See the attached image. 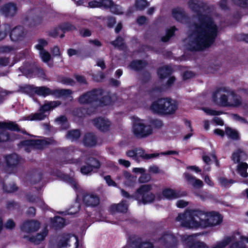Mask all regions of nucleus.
<instances>
[{"instance_id":"nucleus-1","label":"nucleus","mask_w":248,"mask_h":248,"mask_svg":"<svg viewBox=\"0 0 248 248\" xmlns=\"http://www.w3.org/2000/svg\"><path fill=\"white\" fill-rule=\"evenodd\" d=\"M192 30L187 46L191 50H200L209 46L217 35V28L209 15L199 16L198 23L192 27Z\"/></svg>"},{"instance_id":"nucleus-2","label":"nucleus","mask_w":248,"mask_h":248,"mask_svg":"<svg viewBox=\"0 0 248 248\" xmlns=\"http://www.w3.org/2000/svg\"><path fill=\"white\" fill-rule=\"evenodd\" d=\"M181 226L188 229H203L219 224L222 217L215 212L205 213L196 210H187L176 218Z\"/></svg>"},{"instance_id":"nucleus-3","label":"nucleus","mask_w":248,"mask_h":248,"mask_svg":"<svg viewBox=\"0 0 248 248\" xmlns=\"http://www.w3.org/2000/svg\"><path fill=\"white\" fill-rule=\"evenodd\" d=\"M212 99L216 104L222 107L237 108L243 103L241 97L227 87L217 89L213 94Z\"/></svg>"},{"instance_id":"nucleus-4","label":"nucleus","mask_w":248,"mask_h":248,"mask_svg":"<svg viewBox=\"0 0 248 248\" xmlns=\"http://www.w3.org/2000/svg\"><path fill=\"white\" fill-rule=\"evenodd\" d=\"M177 108L176 102L170 98H160L154 102L150 110L154 113L160 114L173 113Z\"/></svg>"},{"instance_id":"nucleus-5","label":"nucleus","mask_w":248,"mask_h":248,"mask_svg":"<svg viewBox=\"0 0 248 248\" xmlns=\"http://www.w3.org/2000/svg\"><path fill=\"white\" fill-rule=\"evenodd\" d=\"M107 93H105L101 89H98L88 92L80 96L78 101L80 104H88L93 101H99V105H107L111 103L109 96L106 95Z\"/></svg>"},{"instance_id":"nucleus-6","label":"nucleus","mask_w":248,"mask_h":248,"mask_svg":"<svg viewBox=\"0 0 248 248\" xmlns=\"http://www.w3.org/2000/svg\"><path fill=\"white\" fill-rule=\"evenodd\" d=\"M132 132L137 137L144 138L152 133L151 125L145 120L134 116L132 117Z\"/></svg>"},{"instance_id":"nucleus-7","label":"nucleus","mask_w":248,"mask_h":248,"mask_svg":"<svg viewBox=\"0 0 248 248\" xmlns=\"http://www.w3.org/2000/svg\"><path fill=\"white\" fill-rule=\"evenodd\" d=\"M33 92L39 95L46 96L49 95H52L56 97L69 98L70 100L73 99L71 95L72 91L68 89H56L51 90L46 87H31Z\"/></svg>"},{"instance_id":"nucleus-8","label":"nucleus","mask_w":248,"mask_h":248,"mask_svg":"<svg viewBox=\"0 0 248 248\" xmlns=\"http://www.w3.org/2000/svg\"><path fill=\"white\" fill-rule=\"evenodd\" d=\"M152 185L146 184L141 186L137 189L134 197L139 204H146L152 202L155 199V195L151 192Z\"/></svg>"},{"instance_id":"nucleus-9","label":"nucleus","mask_w":248,"mask_h":248,"mask_svg":"<svg viewBox=\"0 0 248 248\" xmlns=\"http://www.w3.org/2000/svg\"><path fill=\"white\" fill-rule=\"evenodd\" d=\"M58 101L46 102L41 106L39 112L30 115L24 120L29 121H40L44 119L47 115L49 111L60 105Z\"/></svg>"},{"instance_id":"nucleus-10","label":"nucleus","mask_w":248,"mask_h":248,"mask_svg":"<svg viewBox=\"0 0 248 248\" xmlns=\"http://www.w3.org/2000/svg\"><path fill=\"white\" fill-rule=\"evenodd\" d=\"M88 6L90 8L103 7L109 8L111 12L117 15L123 13L122 8L119 5L113 4L111 0H100L99 1L92 0L88 2Z\"/></svg>"},{"instance_id":"nucleus-11","label":"nucleus","mask_w":248,"mask_h":248,"mask_svg":"<svg viewBox=\"0 0 248 248\" xmlns=\"http://www.w3.org/2000/svg\"><path fill=\"white\" fill-rule=\"evenodd\" d=\"M0 129L3 130V131L0 133V142H1L13 140L15 139L6 131V129L18 130L19 129L18 125L13 122H1L0 123Z\"/></svg>"},{"instance_id":"nucleus-12","label":"nucleus","mask_w":248,"mask_h":248,"mask_svg":"<svg viewBox=\"0 0 248 248\" xmlns=\"http://www.w3.org/2000/svg\"><path fill=\"white\" fill-rule=\"evenodd\" d=\"M126 155L128 156L132 157L133 159L137 162H139L140 159H148L158 155V154H146L142 149L140 148L129 150L127 152Z\"/></svg>"},{"instance_id":"nucleus-13","label":"nucleus","mask_w":248,"mask_h":248,"mask_svg":"<svg viewBox=\"0 0 248 248\" xmlns=\"http://www.w3.org/2000/svg\"><path fill=\"white\" fill-rule=\"evenodd\" d=\"M196 234L184 235L181 237V240L185 245L188 246V248H208V246L203 242L196 240Z\"/></svg>"},{"instance_id":"nucleus-14","label":"nucleus","mask_w":248,"mask_h":248,"mask_svg":"<svg viewBox=\"0 0 248 248\" xmlns=\"http://www.w3.org/2000/svg\"><path fill=\"white\" fill-rule=\"evenodd\" d=\"M78 243V238L76 236L66 235L59 240L58 248H77Z\"/></svg>"},{"instance_id":"nucleus-15","label":"nucleus","mask_w":248,"mask_h":248,"mask_svg":"<svg viewBox=\"0 0 248 248\" xmlns=\"http://www.w3.org/2000/svg\"><path fill=\"white\" fill-rule=\"evenodd\" d=\"M50 143L49 140H26L21 142L22 146L24 147V150L27 152L30 151L26 146H29L30 149L43 148L46 145Z\"/></svg>"},{"instance_id":"nucleus-16","label":"nucleus","mask_w":248,"mask_h":248,"mask_svg":"<svg viewBox=\"0 0 248 248\" xmlns=\"http://www.w3.org/2000/svg\"><path fill=\"white\" fill-rule=\"evenodd\" d=\"M233 243L230 246V248H245L244 242L248 243V237L242 235L239 232H236L232 235Z\"/></svg>"},{"instance_id":"nucleus-17","label":"nucleus","mask_w":248,"mask_h":248,"mask_svg":"<svg viewBox=\"0 0 248 248\" xmlns=\"http://www.w3.org/2000/svg\"><path fill=\"white\" fill-rule=\"evenodd\" d=\"M154 248L153 245L150 242H140L139 238H132L128 241L127 245L124 248Z\"/></svg>"},{"instance_id":"nucleus-18","label":"nucleus","mask_w":248,"mask_h":248,"mask_svg":"<svg viewBox=\"0 0 248 248\" xmlns=\"http://www.w3.org/2000/svg\"><path fill=\"white\" fill-rule=\"evenodd\" d=\"M162 196L168 200H174L186 195L185 192L176 191L170 188H164L162 192Z\"/></svg>"},{"instance_id":"nucleus-19","label":"nucleus","mask_w":248,"mask_h":248,"mask_svg":"<svg viewBox=\"0 0 248 248\" xmlns=\"http://www.w3.org/2000/svg\"><path fill=\"white\" fill-rule=\"evenodd\" d=\"M94 125L102 131H107L111 125L110 122L107 118L99 117L93 121Z\"/></svg>"},{"instance_id":"nucleus-20","label":"nucleus","mask_w":248,"mask_h":248,"mask_svg":"<svg viewBox=\"0 0 248 248\" xmlns=\"http://www.w3.org/2000/svg\"><path fill=\"white\" fill-rule=\"evenodd\" d=\"M40 227V223L37 221H28L23 224L22 230L27 233H31L36 231Z\"/></svg>"},{"instance_id":"nucleus-21","label":"nucleus","mask_w":248,"mask_h":248,"mask_svg":"<svg viewBox=\"0 0 248 248\" xmlns=\"http://www.w3.org/2000/svg\"><path fill=\"white\" fill-rule=\"evenodd\" d=\"M18 8L14 3L5 4L1 9L2 13L6 16H14L16 13Z\"/></svg>"},{"instance_id":"nucleus-22","label":"nucleus","mask_w":248,"mask_h":248,"mask_svg":"<svg viewBox=\"0 0 248 248\" xmlns=\"http://www.w3.org/2000/svg\"><path fill=\"white\" fill-rule=\"evenodd\" d=\"M90 164L81 167L80 171L83 174H88L92 172L94 168H98L100 167V163L96 159L92 158L89 160Z\"/></svg>"},{"instance_id":"nucleus-23","label":"nucleus","mask_w":248,"mask_h":248,"mask_svg":"<svg viewBox=\"0 0 248 248\" xmlns=\"http://www.w3.org/2000/svg\"><path fill=\"white\" fill-rule=\"evenodd\" d=\"M161 243L164 244L167 247H171L175 245L177 243L176 238L171 233H167L159 239Z\"/></svg>"},{"instance_id":"nucleus-24","label":"nucleus","mask_w":248,"mask_h":248,"mask_svg":"<svg viewBox=\"0 0 248 248\" xmlns=\"http://www.w3.org/2000/svg\"><path fill=\"white\" fill-rule=\"evenodd\" d=\"M184 176L186 181L190 183L195 188H201L203 184L202 181L197 179L187 172L184 174Z\"/></svg>"},{"instance_id":"nucleus-25","label":"nucleus","mask_w":248,"mask_h":248,"mask_svg":"<svg viewBox=\"0 0 248 248\" xmlns=\"http://www.w3.org/2000/svg\"><path fill=\"white\" fill-rule=\"evenodd\" d=\"M83 202L87 206H95L99 204V199L95 195L87 194L84 197Z\"/></svg>"},{"instance_id":"nucleus-26","label":"nucleus","mask_w":248,"mask_h":248,"mask_svg":"<svg viewBox=\"0 0 248 248\" xmlns=\"http://www.w3.org/2000/svg\"><path fill=\"white\" fill-rule=\"evenodd\" d=\"M24 32L22 27L19 26L14 28L11 32L10 38L13 41L20 40L23 36Z\"/></svg>"},{"instance_id":"nucleus-27","label":"nucleus","mask_w":248,"mask_h":248,"mask_svg":"<svg viewBox=\"0 0 248 248\" xmlns=\"http://www.w3.org/2000/svg\"><path fill=\"white\" fill-rule=\"evenodd\" d=\"M5 161L7 166L11 168L18 165L20 162V159L16 154H12L6 156Z\"/></svg>"},{"instance_id":"nucleus-28","label":"nucleus","mask_w":248,"mask_h":248,"mask_svg":"<svg viewBox=\"0 0 248 248\" xmlns=\"http://www.w3.org/2000/svg\"><path fill=\"white\" fill-rule=\"evenodd\" d=\"M128 205L125 202L123 201L122 202L117 204H113L110 207V211L113 213L115 212H125L127 210Z\"/></svg>"},{"instance_id":"nucleus-29","label":"nucleus","mask_w":248,"mask_h":248,"mask_svg":"<svg viewBox=\"0 0 248 248\" xmlns=\"http://www.w3.org/2000/svg\"><path fill=\"white\" fill-rule=\"evenodd\" d=\"M233 243L232 236H227L222 240L216 242V243L212 246V248H225L229 244H231L230 246Z\"/></svg>"},{"instance_id":"nucleus-30","label":"nucleus","mask_w":248,"mask_h":248,"mask_svg":"<svg viewBox=\"0 0 248 248\" xmlns=\"http://www.w3.org/2000/svg\"><path fill=\"white\" fill-rule=\"evenodd\" d=\"M232 158L234 163H238L241 160L246 159L247 155L243 151L238 149L233 153Z\"/></svg>"},{"instance_id":"nucleus-31","label":"nucleus","mask_w":248,"mask_h":248,"mask_svg":"<svg viewBox=\"0 0 248 248\" xmlns=\"http://www.w3.org/2000/svg\"><path fill=\"white\" fill-rule=\"evenodd\" d=\"M248 168V164L245 162L239 163L237 166V172L243 177H248V173L247 170Z\"/></svg>"},{"instance_id":"nucleus-32","label":"nucleus","mask_w":248,"mask_h":248,"mask_svg":"<svg viewBox=\"0 0 248 248\" xmlns=\"http://www.w3.org/2000/svg\"><path fill=\"white\" fill-rule=\"evenodd\" d=\"M47 234V230L45 228L40 233H38L35 237H31L30 240L35 244H38L43 240Z\"/></svg>"},{"instance_id":"nucleus-33","label":"nucleus","mask_w":248,"mask_h":248,"mask_svg":"<svg viewBox=\"0 0 248 248\" xmlns=\"http://www.w3.org/2000/svg\"><path fill=\"white\" fill-rule=\"evenodd\" d=\"M50 225L54 228H60L63 227L65 224L64 219L59 217H56L51 219Z\"/></svg>"},{"instance_id":"nucleus-34","label":"nucleus","mask_w":248,"mask_h":248,"mask_svg":"<svg viewBox=\"0 0 248 248\" xmlns=\"http://www.w3.org/2000/svg\"><path fill=\"white\" fill-rule=\"evenodd\" d=\"M83 142L86 146H94L96 142V138L93 134H88L85 135Z\"/></svg>"},{"instance_id":"nucleus-35","label":"nucleus","mask_w":248,"mask_h":248,"mask_svg":"<svg viewBox=\"0 0 248 248\" xmlns=\"http://www.w3.org/2000/svg\"><path fill=\"white\" fill-rule=\"evenodd\" d=\"M124 185L127 187H133L136 183L137 178L136 177L132 176L128 173L125 175Z\"/></svg>"},{"instance_id":"nucleus-36","label":"nucleus","mask_w":248,"mask_h":248,"mask_svg":"<svg viewBox=\"0 0 248 248\" xmlns=\"http://www.w3.org/2000/svg\"><path fill=\"white\" fill-rule=\"evenodd\" d=\"M171 73V69L168 66L160 68L158 71V75L160 78H164Z\"/></svg>"},{"instance_id":"nucleus-37","label":"nucleus","mask_w":248,"mask_h":248,"mask_svg":"<svg viewBox=\"0 0 248 248\" xmlns=\"http://www.w3.org/2000/svg\"><path fill=\"white\" fill-rule=\"evenodd\" d=\"M226 134L230 138L233 140H237L239 139V134L238 132L230 127H226L225 129Z\"/></svg>"},{"instance_id":"nucleus-38","label":"nucleus","mask_w":248,"mask_h":248,"mask_svg":"<svg viewBox=\"0 0 248 248\" xmlns=\"http://www.w3.org/2000/svg\"><path fill=\"white\" fill-rule=\"evenodd\" d=\"M146 65L145 62L141 61H136L133 62L130 65L131 69L138 70L144 67Z\"/></svg>"},{"instance_id":"nucleus-39","label":"nucleus","mask_w":248,"mask_h":248,"mask_svg":"<svg viewBox=\"0 0 248 248\" xmlns=\"http://www.w3.org/2000/svg\"><path fill=\"white\" fill-rule=\"evenodd\" d=\"M80 135V133L78 130H73L68 132L67 135V138L72 141L77 140Z\"/></svg>"},{"instance_id":"nucleus-40","label":"nucleus","mask_w":248,"mask_h":248,"mask_svg":"<svg viewBox=\"0 0 248 248\" xmlns=\"http://www.w3.org/2000/svg\"><path fill=\"white\" fill-rule=\"evenodd\" d=\"M189 6L192 10L197 11L202 7V3L198 0H191L189 1Z\"/></svg>"},{"instance_id":"nucleus-41","label":"nucleus","mask_w":248,"mask_h":248,"mask_svg":"<svg viewBox=\"0 0 248 248\" xmlns=\"http://www.w3.org/2000/svg\"><path fill=\"white\" fill-rule=\"evenodd\" d=\"M56 122L60 125L62 129H66L69 126L66 118L65 116H61L56 119Z\"/></svg>"},{"instance_id":"nucleus-42","label":"nucleus","mask_w":248,"mask_h":248,"mask_svg":"<svg viewBox=\"0 0 248 248\" xmlns=\"http://www.w3.org/2000/svg\"><path fill=\"white\" fill-rule=\"evenodd\" d=\"M172 15L178 21H181L184 16L183 12L180 9L173 10Z\"/></svg>"},{"instance_id":"nucleus-43","label":"nucleus","mask_w":248,"mask_h":248,"mask_svg":"<svg viewBox=\"0 0 248 248\" xmlns=\"http://www.w3.org/2000/svg\"><path fill=\"white\" fill-rule=\"evenodd\" d=\"M175 30V28L174 27H171L169 30H167L166 35L162 38V41L164 42L168 41L173 35Z\"/></svg>"},{"instance_id":"nucleus-44","label":"nucleus","mask_w":248,"mask_h":248,"mask_svg":"<svg viewBox=\"0 0 248 248\" xmlns=\"http://www.w3.org/2000/svg\"><path fill=\"white\" fill-rule=\"evenodd\" d=\"M40 56L42 61L45 62H48L50 59V55L46 51H40Z\"/></svg>"},{"instance_id":"nucleus-45","label":"nucleus","mask_w":248,"mask_h":248,"mask_svg":"<svg viewBox=\"0 0 248 248\" xmlns=\"http://www.w3.org/2000/svg\"><path fill=\"white\" fill-rule=\"evenodd\" d=\"M219 183L220 185L224 187H228L234 183L232 180H227L225 178H220L219 179Z\"/></svg>"},{"instance_id":"nucleus-46","label":"nucleus","mask_w":248,"mask_h":248,"mask_svg":"<svg viewBox=\"0 0 248 248\" xmlns=\"http://www.w3.org/2000/svg\"><path fill=\"white\" fill-rule=\"evenodd\" d=\"M47 44L46 41L44 39H40L38 40V44L35 46V47L37 49L41 51H44L43 50L44 47L46 46Z\"/></svg>"},{"instance_id":"nucleus-47","label":"nucleus","mask_w":248,"mask_h":248,"mask_svg":"<svg viewBox=\"0 0 248 248\" xmlns=\"http://www.w3.org/2000/svg\"><path fill=\"white\" fill-rule=\"evenodd\" d=\"M0 187H1L3 189V190L7 192H12L15 191L16 189V187L15 185H13L10 186H6L5 187L3 183L2 182L0 183Z\"/></svg>"},{"instance_id":"nucleus-48","label":"nucleus","mask_w":248,"mask_h":248,"mask_svg":"<svg viewBox=\"0 0 248 248\" xmlns=\"http://www.w3.org/2000/svg\"><path fill=\"white\" fill-rule=\"evenodd\" d=\"M148 5V2L145 0H137L136 2V7L140 10L144 8Z\"/></svg>"},{"instance_id":"nucleus-49","label":"nucleus","mask_w":248,"mask_h":248,"mask_svg":"<svg viewBox=\"0 0 248 248\" xmlns=\"http://www.w3.org/2000/svg\"><path fill=\"white\" fill-rule=\"evenodd\" d=\"M151 180L150 175L146 174L145 172L142 173L139 178V181L141 183H147Z\"/></svg>"},{"instance_id":"nucleus-50","label":"nucleus","mask_w":248,"mask_h":248,"mask_svg":"<svg viewBox=\"0 0 248 248\" xmlns=\"http://www.w3.org/2000/svg\"><path fill=\"white\" fill-rule=\"evenodd\" d=\"M202 109L206 114L209 115H219L222 113L220 111L213 110L209 108H204Z\"/></svg>"},{"instance_id":"nucleus-51","label":"nucleus","mask_w":248,"mask_h":248,"mask_svg":"<svg viewBox=\"0 0 248 248\" xmlns=\"http://www.w3.org/2000/svg\"><path fill=\"white\" fill-rule=\"evenodd\" d=\"M233 2L239 6L247 8H248V0H232Z\"/></svg>"},{"instance_id":"nucleus-52","label":"nucleus","mask_w":248,"mask_h":248,"mask_svg":"<svg viewBox=\"0 0 248 248\" xmlns=\"http://www.w3.org/2000/svg\"><path fill=\"white\" fill-rule=\"evenodd\" d=\"M79 203L78 202H76L75 203L73 207H71L69 209L68 214L74 215L79 211Z\"/></svg>"},{"instance_id":"nucleus-53","label":"nucleus","mask_w":248,"mask_h":248,"mask_svg":"<svg viewBox=\"0 0 248 248\" xmlns=\"http://www.w3.org/2000/svg\"><path fill=\"white\" fill-rule=\"evenodd\" d=\"M91 112L89 111L86 110L85 109H78L76 112H75L74 115L78 117H82L86 115V114H90Z\"/></svg>"},{"instance_id":"nucleus-54","label":"nucleus","mask_w":248,"mask_h":248,"mask_svg":"<svg viewBox=\"0 0 248 248\" xmlns=\"http://www.w3.org/2000/svg\"><path fill=\"white\" fill-rule=\"evenodd\" d=\"M112 44L116 47L121 48L124 45V40L122 37H118Z\"/></svg>"},{"instance_id":"nucleus-55","label":"nucleus","mask_w":248,"mask_h":248,"mask_svg":"<svg viewBox=\"0 0 248 248\" xmlns=\"http://www.w3.org/2000/svg\"><path fill=\"white\" fill-rule=\"evenodd\" d=\"M30 201H31L32 202H36L38 206L42 208L43 210L46 209V205L45 204L44 202L42 201L40 199L36 198L34 200H31V199H30Z\"/></svg>"},{"instance_id":"nucleus-56","label":"nucleus","mask_w":248,"mask_h":248,"mask_svg":"<svg viewBox=\"0 0 248 248\" xmlns=\"http://www.w3.org/2000/svg\"><path fill=\"white\" fill-rule=\"evenodd\" d=\"M4 28V31L0 32V41L6 37L7 32H9L10 30V27L8 25H5Z\"/></svg>"},{"instance_id":"nucleus-57","label":"nucleus","mask_w":248,"mask_h":248,"mask_svg":"<svg viewBox=\"0 0 248 248\" xmlns=\"http://www.w3.org/2000/svg\"><path fill=\"white\" fill-rule=\"evenodd\" d=\"M106 183L109 186H117L116 183L111 179V177L109 175H107L104 177Z\"/></svg>"},{"instance_id":"nucleus-58","label":"nucleus","mask_w":248,"mask_h":248,"mask_svg":"<svg viewBox=\"0 0 248 248\" xmlns=\"http://www.w3.org/2000/svg\"><path fill=\"white\" fill-rule=\"evenodd\" d=\"M149 171L151 173L156 174L160 173L161 170L157 166L153 165L149 167Z\"/></svg>"},{"instance_id":"nucleus-59","label":"nucleus","mask_w":248,"mask_h":248,"mask_svg":"<svg viewBox=\"0 0 248 248\" xmlns=\"http://www.w3.org/2000/svg\"><path fill=\"white\" fill-rule=\"evenodd\" d=\"M15 223L12 219H9L5 224V227L7 229H12L15 227Z\"/></svg>"},{"instance_id":"nucleus-60","label":"nucleus","mask_w":248,"mask_h":248,"mask_svg":"<svg viewBox=\"0 0 248 248\" xmlns=\"http://www.w3.org/2000/svg\"><path fill=\"white\" fill-rule=\"evenodd\" d=\"M188 205V202L184 200H179L177 202L176 205L179 208H183Z\"/></svg>"},{"instance_id":"nucleus-61","label":"nucleus","mask_w":248,"mask_h":248,"mask_svg":"<svg viewBox=\"0 0 248 248\" xmlns=\"http://www.w3.org/2000/svg\"><path fill=\"white\" fill-rule=\"evenodd\" d=\"M118 162L119 164L125 167H129L130 166V162L128 161L123 159H120L118 160Z\"/></svg>"},{"instance_id":"nucleus-62","label":"nucleus","mask_w":248,"mask_h":248,"mask_svg":"<svg viewBox=\"0 0 248 248\" xmlns=\"http://www.w3.org/2000/svg\"><path fill=\"white\" fill-rule=\"evenodd\" d=\"M74 28H75L74 26H73L72 25L69 24V23H66V24H65L64 25H63L62 30L63 31H68L72 30Z\"/></svg>"},{"instance_id":"nucleus-63","label":"nucleus","mask_w":248,"mask_h":248,"mask_svg":"<svg viewBox=\"0 0 248 248\" xmlns=\"http://www.w3.org/2000/svg\"><path fill=\"white\" fill-rule=\"evenodd\" d=\"M233 118L234 120L239 121L242 123L248 124V122L245 119L236 114H234L233 115Z\"/></svg>"},{"instance_id":"nucleus-64","label":"nucleus","mask_w":248,"mask_h":248,"mask_svg":"<svg viewBox=\"0 0 248 248\" xmlns=\"http://www.w3.org/2000/svg\"><path fill=\"white\" fill-rule=\"evenodd\" d=\"M80 34L82 36L87 37L91 35V31L88 29L82 30L80 31Z\"/></svg>"}]
</instances>
